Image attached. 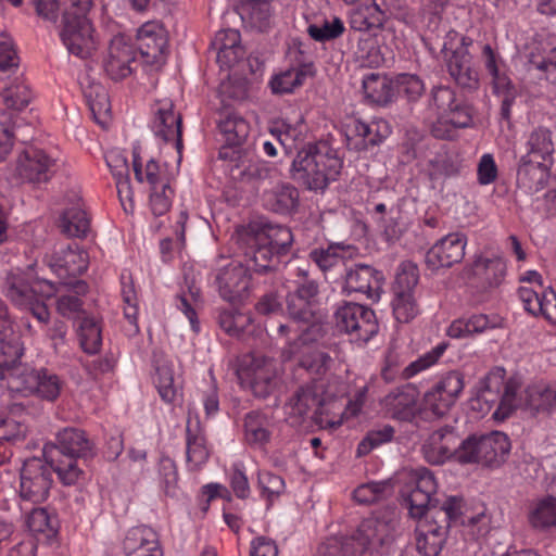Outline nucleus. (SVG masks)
<instances>
[{
  "label": "nucleus",
  "mask_w": 556,
  "mask_h": 556,
  "mask_svg": "<svg viewBox=\"0 0 556 556\" xmlns=\"http://www.w3.org/2000/svg\"><path fill=\"white\" fill-rule=\"evenodd\" d=\"M480 397L486 403L496 404L492 417L504 421L517 409L535 413H549L556 408V382L533 383L522 389V378L507 376L503 367L492 368L479 382Z\"/></svg>",
  "instance_id": "f257e3e1"
},
{
  "label": "nucleus",
  "mask_w": 556,
  "mask_h": 556,
  "mask_svg": "<svg viewBox=\"0 0 556 556\" xmlns=\"http://www.w3.org/2000/svg\"><path fill=\"white\" fill-rule=\"evenodd\" d=\"M68 287L65 293H60V289L48 280H37L29 282L26 274L20 269L11 271L7 277L5 292L7 296L20 308L29 311L33 316L41 324L46 325L50 318V313L45 299L58 295L56 311L66 318H79L83 313V301L80 295L87 292V283L83 280L63 282Z\"/></svg>",
  "instance_id": "f03ea898"
},
{
  "label": "nucleus",
  "mask_w": 556,
  "mask_h": 556,
  "mask_svg": "<svg viewBox=\"0 0 556 556\" xmlns=\"http://www.w3.org/2000/svg\"><path fill=\"white\" fill-rule=\"evenodd\" d=\"M342 161L327 143L308 146L298 152L292 163L293 178L309 190L323 191L337 179Z\"/></svg>",
  "instance_id": "7ed1b4c3"
},
{
  "label": "nucleus",
  "mask_w": 556,
  "mask_h": 556,
  "mask_svg": "<svg viewBox=\"0 0 556 556\" xmlns=\"http://www.w3.org/2000/svg\"><path fill=\"white\" fill-rule=\"evenodd\" d=\"M238 242L247 245L251 261L256 270L268 271L279 264L293 242V235L288 227L281 225H265L256 232L242 231L238 233Z\"/></svg>",
  "instance_id": "20e7f679"
},
{
  "label": "nucleus",
  "mask_w": 556,
  "mask_h": 556,
  "mask_svg": "<svg viewBox=\"0 0 556 556\" xmlns=\"http://www.w3.org/2000/svg\"><path fill=\"white\" fill-rule=\"evenodd\" d=\"M431 103L437 116L431 125V134L434 138L453 140L457 136V129L471 125L470 108L458 100L450 87H434L431 91Z\"/></svg>",
  "instance_id": "39448f33"
},
{
  "label": "nucleus",
  "mask_w": 556,
  "mask_h": 556,
  "mask_svg": "<svg viewBox=\"0 0 556 556\" xmlns=\"http://www.w3.org/2000/svg\"><path fill=\"white\" fill-rule=\"evenodd\" d=\"M90 8L80 10L79 7L67 5L62 2L58 15L62 13V29L60 37L67 51L80 59L92 55L98 47L94 28L87 17Z\"/></svg>",
  "instance_id": "423d86ee"
},
{
  "label": "nucleus",
  "mask_w": 556,
  "mask_h": 556,
  "mask_svg": "<svg viewBox=\"0 0 556 556\" xmlns=\"http://www.w3.org/2000/svg\"><path fill=\"white\" fill-rule=\"evenodd\" d=\"M132 169L138 182L150 186L149 205L155 216H162L172 206L174 190L166 167L154 159L144 160L139 147L132 149Z\"/></svg>",
  "instance_id": "0eeeda50"
},
{
  "label": "nucleus",
  "mask_w": 556,
  "mask_h": 556,
  "mask_svg": "<svg viewBox=\"0 0 556 556\" xmlns=\"http://www.w3.org/2000/svg\"><path fill=\"white\" fill-rule=\"evenodd\" d=\"M293 333L294 340L288 337V348L283 352L288 358L300 355V365L308 372L321 376L327 372L332 363V358L326 352L317 349L313 343L321 338V327L318 324H312L307 327H296L287 329L283 333L289 336Z\"/></svg>",
  "instance_id": "6e6552de"
},
{
  "label": "nucleus",
  "mask_w": 556,
  "mask_h": 556,
  "mask_svg": "<svg viewBox=\"0 0 556 556\" xmlns=\"http://www.w3.org/2000/svg\"><path fill=\"white\" fill-rule=\"evenodd\" d=\"M237 376L242 388L265 399L278 387L279 368L275 359L249 353L239 358Z\"/></svg>",
  "instance_id": "1a4fd4ad"
},
{
  "label": "nucleus",
  "mask_w": 556,
  "mask_h": 556,
  "mask_svg": "<svg viewBox=\"0 0 556 556\" xmlns=\"http://www.w3.org/2000/svg\"><path fill=\"white\" fill-rule=\"evenodd\" d=\"M294 280L296 290L287 296V311L290 317L288 324H280L278 330L285 333L287 329L307 327L315 321V300L318 294V285L308 278V270L304 267L295 269Z\"/></svg>",
  "instance_id": "9d476101"
},
{
  "label": "nucleus",
  "mask_w": 556,
  "mask_h": 556,
  "mask_svg": "<svg viewBox=\"0 0 556 556\" xmlns=\"http://www.w3.org/2000/svg\"><path fill=\"white\" fill-rule=\"evenodd\" d=\"M395 521L367 518L355 534L341 544L343 556H362L366 552L383 553L394 540Z\"/></svg>",
  "instance_id": "9b49d317"
},
{
  "label": "nucleus",
  "mask_w": 556,
  "mask_h": 556,
  "mask_svg": "<svg viewBox=\"0 0 556 556\" xmlns=\"http://www.w3.org/2000/svg\"><path fill=\"white\" fill-rule=\"evenodd\" d=\"M63 382L58 375L46 368H30L20 365L9 376V391L23 396L35 395L53 402L61 394Z\"/></svg>",
  "instance_id": "f8f14e48"
},
{
  "label": "nucleus",
  "mask_w": 556,
  "mask_h": 556,
  "mask_svg": "<svg viewBox=\"0 0 556 556\" xmlns=\"http://www.w3.org/2000/svg\"><path fill=\"white\" fill-rule=\"evenodd\" d=\"M333 320L339 331L346 333L351 341L358 344L367 343L379 330L375 312L354 302L338 304Z\"/></svg>",
  "instance_id": "ddd939ff"
},
{
  "label": "nucleus",
  "mask_w": 556,
  "mask_h": 556,
  "mask_svg": "<svg viewBox=\"0 0 556 556\" xmlns=\"http://www.w3.org/2000/svg\"><path fill=\"white\" fill-rule=\"evenodd\" d=\"M469 45L470 40L451 30L444 37L442 53L451 77L463 88L476 89L479 85V74L472 66Z\"/></svg>",
  "instance_id": "4468645a"
},
{
  "label": "nucleus",
  "mask_w": 556,
  "mask_h": 556,
  "mask_svg": "<svg viewBox=\"0 0 556 556\" xmlns=\"http://www.w3.org/2000/svg\"><path fill=\"white\" fill-rule=\"evenodd\" d=\"M464 387V377L460 372H447L427 389L419 409L433 417L444 416L455 405Z\"/></svg>",
  "instance_id": "2eb2a0df"
},
{
  "label": "nucleus",
  "mask_w": 556,
  "mask_h": 556,
  "mask_svg": "<svg viewBox=\"0 0 556 556\" xmlns=\"http://www.w3.org/2000/svg\"><path fill=\"white\" fill-rule=\"evenodd\" d=\"M53 483L52 466L47 458H27L20 470V496L31 503L47 500Z\"/></svg>",
  "instance_id": "dca6fc26"
},
{
  "label": "nucleus",
  "mask_w": 556,
  "mask_h": 556,
  "mask_svg": "<svg viewBox=\"0 0 556 556\" xmlns=\"http://www.w3.org/2000/svg\"><path fill=\"white\" fill-rule=\"evenodd\" d=\"M244 256L245 264L231 261L216 275L215 281L219 295L227 302L236 303L245 299L249 294L251 271L261 273L254 268L248 251H244Z\"/></svg>",
  "instance_id": "f3484780"
},
{
  "label": "nucleus",
  "mask_w": 556,
  "mask_h": 556,
  "mask_svg": "<svg viewBox=\"0 0 556 556\" xmlns=\"http://www.w3.org/2000/svg\"><path fill=\"white\" fill-rule=\"evenodd\" d=\"M154 116L150 122V128L154 137L160 141L173 147L178 154V161L181 157V116L174 111L170 100L156 102Z\"/></svg>",
  "instance_id": "a211bd4d"
},
{
  "label": "nucleus",
  "mask_w": 556,
  "mask_h": 556,
  "mask_svg": "<svg viewBox=\"0 0 556 556\" xmlns=\"http://www.w3.org/2000/svg\"><path fill=\"white\" fill-rule=\"evenodd\" d=\"M327 399L328 395L325 392V384L320 380H314L299 388L285 405L287 420L292 426L301 425L311 409L324 406Z\"/></svg>",
  "instance_id": "6ab92c4d"
},
{
  "label": "nucleus",
  "mask_w": 556,
  "mask_h": 556,
  "mask_svg": "<svg viewBox=\"0 0 556 556\" xmlns=\"http://www.w3.org/2000/svg\"><path fill=\"white\" fill-rule=\"evenodd\" d=\"M397 8V0H371L361 3L350 13V26L362 33L379 29L384 25L388 15H393Z\"/></svg>",
  "instance_id": "aec40b11"
},
{
  "label": "nucleus",
  "mask_w": 556,
  "mask_h": 556,
  "mask_svg": "<svg viewBox=\"0 0 556 556\" xmlns=\"http://www.w3.org/2000/svg\"><path fill=\"white\" fill-rule=\"evenodd\" d=\"M466 245L467 236L465 233L450 232L427 251L425 262L431 269L451 267L463 261Z\"/></svg>",
  "instance_id": "412c9836"
},
{
  "label": "nucleus",
  "mask_w": 556,
  "mask_h": 556,
  "mask_svg": "<svg viewBox=\"0 0 556 556\" xmlns=\"http://www.w3.org/2000/svg\"><path fill=\"white\" fill-rule=\"evenodd\" d=\"M55 443H46L43 456H54L59 451L66 458H87L93 454V444L81 429L64 428L56 433Z\"/></svg>",
  "instance_id": "4be33fe9"
},
{
  "label": "nucleus",
  "mask_w": 556,
  "mask_h": 556,
  "mask_svg": "<svg viewBox=\"0 0 556 556\" xmlns=\"http://www.w3.org/2000/svg\"><path fill=\"white\" fill-rule=\"evenodd\" d=\"M55 170V160L40 149L29 148L17 159L16 172L22 179L28 182H47Z\"/></svg>",
  "instance_id": "5701e85b"
},
{
  "label": "nucleus",
  "mask_w": 556,
  "mask_h": 556,
  "mask_svg": "<svg viewBox=\"0 0 556 556\" xmlns=\"http://www.w3.org/2000/svg\"><path fill=\"white\" fill-rule=\"evenodd\" d=\"M136 64V50L125 35L113 37L109 54L104 63L106 74L113 80H121L134 72Z\"/></svg>",
  "instance_id": "b1692460"
},
{
  "label": "nucleus",
  "mask_w": 556,
  "mask_h": 556,
  "mask_svg": "<svg viewBox=\"0 0 556 556\" xmlns=\"http://www.w3.org/2000/svg\"><path fill=\"white\" fill-rule=\"evenodd\" d=\"M89 256L77 243L60 247L48 258L49 267L61 279L75 278L88 268Z\"/></svg>",
  "instance_id": "393cba45"
},
{
  "label": "nucleus",
  "mask_w": 556,
  "mask_h": 556,
  "mask_svg": "<svg viewBox=\"0 0 556 556\" xmlns=\"http://www.w3.org/2000/svg\"><path fill=\"white\" fill-rule=\"evenodd\" d=\"M138 50L147 63L160 64L167 49V36L157 22H147L137 31Z\"/></svg>",
  "instance_id": "a878e982"
},
{
  "label": "nucleus",
  "mask_w": 556,
  "mask_h": 556,
  "mask_svg": "<svg viewBox=\"0 0 556 556\" xmlns=\"http://www.w3.org/2000/svg\"><path fill=\"white\" fill-rule=\"evenodd\" d=\"M125 556H163L157 533L148 526L130 528L123 540Z\"/></svg>",
  "instance_id": "bb28decb"
},
{
  "label": "nucleus",
  "mask_w": 556,
  "mask_h": 556,
  "mask_svg": "<svg viewBox=\"0 0 556 556\" xmlns=\"http://www.w3.org/2000/svg\"><path fill=\"white\" fill-rule=\"evenodd\" d=\"M33 93L24 79L16 77L0 91V124L11 122L16 112L23 111L31 101Z\"/></svg>",
  "instance_id": "cd10ccee"
},
{
  "label": "nucleus",
  "mask_w": 556,
  "mask_h": 556,
  "mask_svg": "<svg viewBox=\"0 0 556 556\" xmlns=\"http://www.w3.org/2000/svg\"><path fill=\"white\" fill-rule=\"evenodd\" d=\"M382 275L369 265L357 264L345 274L343 291L346 294L362 293L368 299L379 298Z\"/></svg>",
  "instance_id": "c85d7f7f"
},
{
  "label": "nucleus",
  "mask_w": 556,
  "mask_h": 556,
  "mask_svg": "<svg viewBox=\"0 0 556 556\" xmlns=\"http://www.w3.org/2000/svg\"><path fill=\"white\" fill-rule=\"evenodd\" d=\"M518 296L527 312L534 316L542 315L551 324L556 325V293L552 288L539 291L521 286L518 289Z\"/></svg>",
  "instance_id": "c756f323"
},
{
  "label": "nucleus",
  "mask_w": 556,
  "mask_h": 556,
  "mask_svg": "<svg viewBox=\"0 0 556 556\" xmlns=\"http://www.w3.org/2000/svg\"><path fill=\"white\" fill-rule=\"evenodd\" d=\"M274 424L260 410H252L243 418V440L252 448L263 450L270 442Z\"/></svg>",
  "instance_id": "7c9ffc66"
},
{
  "label": "nucleus",
  "mask_w": 556,
  "mask_h": 556,
  "mask_svg": "<svg viewBox=\"0 0 556 556\" xmlns=\"http://www.w3.org/2000/svg\"><path fill=\"white\" fill-rule=\"evenodd\" d=\"M422 453L427 462L433 465L455 459L456 442L453 431L445 427L431 433L422 445Z\"/></svg>",
  "instance_id": "2f4dec72"
},
{
  "label": "nucleus",
  "mask_w": 556,
  "mask_h": 556,
  "mask_svg": "<svg viewBox=\"0 0 556 556\" xmlns=\"http://www.w3.org/2000/svg\"><path fill=\"white\" fill-rule=\"evenodd\" d=\"M552 165L521 156L517 172V186L528 194H534L545 188Z\"/></svg>",
  "instance_id": "473e14b6"
},
{
  "label": "nucleus",
  "mask_w": 556,
  "mask_h": 556,
  "mask_svg": "<svg viewBox=\"0 0 556 556\" xmlns=\"http://www.w3.org/2000/svg\"><path fill=\"white\" fill-rule=\"evenodd\" d=\"M418 392L412 384L391 391L382 404L388 414L399 420H410L417 412Z\"/></svg>",
  "instance_id": "72a5a7b5"
},
{
  "label": "nucleus",
  "mask_w": 556,
  "mask_h": 556,
  "mask_svg": "<svg viewBox=\"0 0 556 556\" xmlns=\"http://www.w3.org/2000/svg\"><path fill=\"white\" fill-rule=\"evenodd\" d=\"M473 276L480 280L483 288L498 287L506 275V263L498 255H480L472 266Z\"/></svg>",
  "instance_id": "f704fd0d"
},
{
  "label": "nucleus",
  "mask_w": 556,
  "mask_h": 556,
  "mask_svg": "<svg viewBox=\"0 0 556 556\" xmlns=\"http://www.w3.org/2000/svg\"><path fill=\"white\" fill-rule=\"evenodd\" d=\"M241 36L237 29H224L216 34L217 61L220 66L230 67L243 56Z\"/></svg>",
  "instance_id": "c9c22d12"
},
{
  "label": "nucleus",
  "mask_w": 556,
  "mask_h": 556,
  "mask_svg": "<svg viewBox=\"0 0 556 556\" xmlns=\"http://www.w3.org/2000/svg\"><path fill=\"white\" fill-rule=\"evenodd\" d=\"M445 541V529L442 526L429 525L428 520H419L416 527V546L424 556H438Z\"/></svg>",
  "instance_id": "e433bc0d"
},
{
  "label": "nucleus",
  "mask_w": 556,
  "mask_h": 556,
  "mask_svg": "<svg viewBox=\"0 0 556 556\" xmlns=\"http://www.w3.org/2000/svg\"><path fill=\"white\" fill-rule=\"evenodd\" d=\"M428 176L431 180L446 178L458 173V164L446 146H434L425 161Z\"/></svg>",
  "instance_id": "4c0bfd02"
},
{
  "label": "nucleus",
  "mask_w": 556,
  "mask_h": 556,
  "mask_svg": "<svg viewBox=\"0 0 556 556\" xmlns=\"http://www.w3.org/2000/svg\"><path fill=\"white\" fill-rule=\"evenodd\" d=\"M510 451L508 437L501 431H492L480 435V452L483 466H496L503 462Z\"/></svg>",
  "instance_id": "58836bf2"
},
{
  "label": "nucleus",
  "mask_w": 556,
  "mask_h": 556,
  "mask_svg": "<svg viewBox=\"0 0 556 556\" xmlns=\"http://www.w3.org/2000/svg\"><path fill=\"white\" fill-rule=\"evenodd\" d=\"M526 147L527 153L522 155L523 157L553 165L555 149L551 130L544 127L535 128L530 132Z\"/></svg>",
  "instance_id": "ea45409f"
},
{
  "label": "nucleus",
  "mask_w": 556,
  "mask_h": 556,
  "mask_svg": "<svg viewBox=\"0 0 556 556\" xmlns=\"http://www.w3.org/2000/svg\"><path fill=\"white\" fill-rule=\"evenodd\" d=\"M77 338L83 351L97 354L102 345V326L100 319L91 315H83L77 320Z\"/></svg>",
  "instance_id": "a19ab883"
},
{
  "label": "nucleus",
  "mask_w": 556,
  "mask_h": 556,
  "mask_svg": "<svg viewBox=\"0 0 556 556\" xmlns=\"http://www.w3.org/2000/svg\"><path fill=\"white\" fill-rule=\"evenodd\" d=\"M350 247L342 243H332L327 247L315 248L309 252V260L324 273L345 264L351 256Z\"/></svg>",
  "instance_id": "79ce46f5"
},
{
  "label": "nucleus",
  "mask_w": 556,
  "mask_h": 556,
  "mask_svg": "<svg viewBox=\"0 0 556 556\" xmlns=\"http://www.w3.org/2000/svg\"><path fill=\"white\" fill-rule=\"evenodd\" d=\"M218 128L229 146H240L250 132L249 123L233 111H224L219 114Z\"/></svg>",
  "instance_id": "37998d69"
},
{
  "label": "nucleus",
  "mask_w": 556,
  "mask_h": 556,
  "mask_svg": "<svg viewBox=\"0 0 556 556\" xmlns=\"http://www.w3.org/2000/svg\"><path fill=\"white\" fill-rule=\"evenodd\" d=\"M263 202L273 212L289 214L298 206L299 191L291 185H280L265 192Z\"/></svg>",
  "instance_id": "c03bdc74"
},
{
  "label": "nucleus",
  "mask_w": 556,
  "mask_h": 556,
  "mask_svg": "<svg viewBox=\"0 0 556 556\" xmlns=\"http://www.w3.org/2000/svg\"><path fill=\"white\" fill-rule=\"evenodd\" d=\"M0 349L4 355L16 359L23 356L24 345L18 333L13 331L8 307L0 299Z\"/></svg>",
  "instance_id": "a18cd8bd"
},
{
  "label": "nucleus",
  "mask_w": 556,
  "mask_h": 556,
  "mask_svg": "<svg viewBox=\"0 0 556 556\" xmlns=\"http://www.w3.org/2000/svg\"><path fill=\"white\" fill-rule=\"evenodd\" d=\"M346 146L353 150H365L368 146H376L377 139L372 137L374 126L359 118H349L343 125Z\"/></svg>",
  "instance_id": "49530a36"
},
{
  "label": "nucleus",
  "mask_w": 556,
  "mask_h": 556,
  "mask_svg": "<svg viewBox=\"0 0 556 556\" xmlns=\"http://www.w3.org/2000/svg\"><path fill=\"white\" fill-rule=\"evenodd\" d=\"M309 74L307 66H294L275 74L269 86L275 94H286L293 92L301 87Z\"/></svg>",
  "instance_id": "de8ad7c7"
},
{
  "label": "nucleus",
  "mask_w": 556,
  "mask_h": 556,
  "mask_svg": "<svg viewBox=\"0 0 556 556\" xmlns=\"http://www.w3.org/2000/svg\"><path fill=\"white\" fill-rule=\"evenodd\" d=\"M363 90L370 102L379 105L387 104L393 97L391 80L379 73H369L364 76Z\"/></svg>",
  "instance_id": "09e8293b"
},
{
  "label": "nucleus",
  "mask_w": 556,
  "mask_h": 556,
  "mask_svg": "<svg viewBox=\"0 0 556 556\" xmlns=\"http://www.w3.org/2000/svg\"><path fill=\"white\" fill-rule=\"evenodd\" d=\"M153 382L161 399L166 403H173L178 395V387L175 383L174 368L172 362L157 359L155 362V374Z\"/></svg>",
  "instance_id": "8fccbe9b"
},
{
  "label": "nucleus",
  "mask_w": 556,
  "mask_h": 556,
  "mask_svg": "<svg viewBox=\"0 0 556 556\" xmlns=\"http://www.w3.org/2000/svg\"><path fill=\"white\" fill-rule=\"evenodd\" d=\"M89 226V218L79 201L67 207L60 217V227L70 237H85Z\"/></svg>",
  "instance_id": "3c124183"
},
{
  "label": "nucleus",
  "mask_w": 556,
  "mask_h": 556,
  "mask_svg": "<svg viewBox=\"0 0 556 556\" xmlns=\"http://www.w3.org/2000/svg\"><path fill=\"white\" fill-rule=\"evenodd\" d=\"M26 526L34 534L42 535L50 540L59 531V520L43 507L33 508L26 516Z\"/></svg>",
  "instance_id": "603ef678"
},
{
  "label": "nucleus",
  "mask_w": 556,
  "mask_h": 556,
  "mask_svg": "<svg viewBox=\"0 0 556 556\" xmlns=\"http://www.w3.org/2000/svg\"><path fill=\"white\" fill-rule=\"evenodd\" d=\"M187 465L190 470H199L208 459L210 451L204 437L194 433L190 426L187 427Z\"/></svg>",
  "instance_id": "864d4df0"
},
{
  "label": "nucleus",
  "mask_w": 556,
  "mask_h": 556,
  "mask_svg": "<svg viewBox=\"0 0 556 556\" xmlns=\"http://www.w3.org/2000/svg\"><path fill=\"white\" fill-rule=\"evenodd\" d=\"M251 323V316L248 313L238 311L237 308L223 309L218 315V324L220 328L230 337H241L247 331Z\"/></svg>",
  "instance_id": "5fc2aeb1"
},
{
  "label": "nucleus",
  "mask_w": 556,
  "mask_h": 556,
  "mask_svg": "<svg viewBox=\"0 0 556 556\" xmlns=\"http://www.w3.org/2000/svg\"><path fill=\"white\" fill-rule=\"evenodd\" d=\"M364 399L365 389L357 393L356 399L346 406L345 412L334 413L332 416L329 415L328 410L320 406L316 416V422L320 428L334 430L342 425L344 416L348 414L354 416L361 410Z\"/></svg>",
  "instance_id": "6e6d98bb"
},
{
  "label": "nucleus",
  "mask_w": 556,
  "mask_h": 556,
  "mask_svg": "<svg viewBox=\"0 0 556 556\" xmlns=\"http://www.w3.org/2000/svg\"><path fill=\"white\" fill-rule=\"evenodd\" d=\"M529 521L538 529L556 526V498L547 496L538 501L530 511Z\"/></svg>",
  "instance_id": "4d7b16f0"
},
{
  "label": "nucleus",
  "mask_w": 556,
  "mask_h": 556,
  "mask_svg": "<svg viewBox=\"0 0 556 556\" xmlns=\"http://www.w3.org/2000/svg\"><path fill=\"white\" fill-rule=\"evenodd\" d=\"M240 14L252 27L263 29L270 17V4L267 0H249L242 5Z\"/></svg>",
  "instance_id": "13d9d810"
},
{
  "label": "nucleus",
  "mask_w": 556,
  "mask_h": 556,
  "mask_svg": "<svg viewBox=\"0 0 556 556\" xmlns=\"http://www.w3.org/2000/svg\"><path fill=\"white\" fill-rule=\"evenodd\" d=\"M392 311L399 323H409L420 312L415 294L403 292L394 293Z\"/></svg>",
  "instance_id": "bf43d9fd"
},
{
  "label": "nucleus",
  "mask_w": 556,
  "mask_h": 556,
  "mask_svg": "<svg viewBox=\"0 0 556 556\" xmlns=\"http://www.w3.org/2000/svg\"><path fill=\"white\" fill-rule=\"evenodd\" d=\"M344 29L343 21L338 16H333L331 20H324L321 23L308 25L307 33L314 40L324 42L340 37Z\"/></svg>",
  "instance_id": "052dcab7"
},
{
  "label": "nucleus",
  "mask_w": 556,
  "mask_h": 556,
  "mask_svg": "<svg viewBox=\"0 0 556 556\" xmlns=\"http://www.w3.org/2000/svg\"><path fill=\"white\" fill-rule=\"evenodd\" d=\"M49 466H52V473L55 472L64 485H74L78 483L84 471L78 467L77 458H67V460H55L54 456L46 457Z\"/></svg>",
  "instance_id": "680f3d73"
},
{
  "label": "nucleus",
  "mask_w": 556,
  "mask_h": 556,
  "mask_svg": "<svg viewBox=\"0 0 556 556\" xmlns=\"http://www.w3.org/2000/svg\"><path fill=\"white\" fill-rule=\"evenodd\" d=\"M419 280L418 267L412 262H404L399 266L395 282L393 287L394 293H413Z\"/></svg>",
  "instance_id": "e2e57ef3"
},
{
  "label": "nucleus",
  "mask_w": 556,
  "mask_h": 556,
  "mask_svg": "<svg viewBox=\"0 0 556 556\" xmlns=\"http://www.w3.org/2000/svg\"><path fill=\"white\" fill-rule=\"evenodd\" d=\"M391 492L388 481H372L361 484L353 492L354 500L359 504H372Z\"/></svg>",
  "instance_id": "0e129e2a"
},
{
  "label": "nucleus",
  "mask_w": 556,
  "mask_h": 556,
  "mask_svg": "<svg viewBox=\"0 0 556 556\" xmlns=\"http://www.w3.org/2000/svg\"><path fill=\"white\" fill-rule=\"evenodd\" d=\"M28 427L11 414H0V442L15 443L26 438Z\"/></svg>",
  "instance_id": "69168bd1"
},
{
  "label": "nucleus",
  "mask_w": 556,
  "mask_h": 556,
  "mask_svg": "<svg viewBox=\"0 0 556 556\" xmlns=\"http://www.w3.org/2000/svg\"><path fill=\"white\" fill-rule=\"evenodd\" d=\"M447 344L442 342L437 344L433 349L419 356L416 361L412 362L404 369L406 378H412L419 372L430 368L438 363L439 358L444 354Z\"/></svg>",
  "instance_id": "338daca9"
},
{
  "label": "nucleus",
  "mask_w": 556,
  "mask_h": 556,
  "mask_svg": "<svg viewBox=\"0 0 556 556\" xmlns=\"http://www.w3.org/2000/svg\"><path fill=\"white\" fill-rule=\"evenodd\" d=\"M160 485L167 496H176L178 491V473L175 462L163 457L159 464Z\"/></svg>",
  "instance_id": "774afa93"
}]
</instances>
